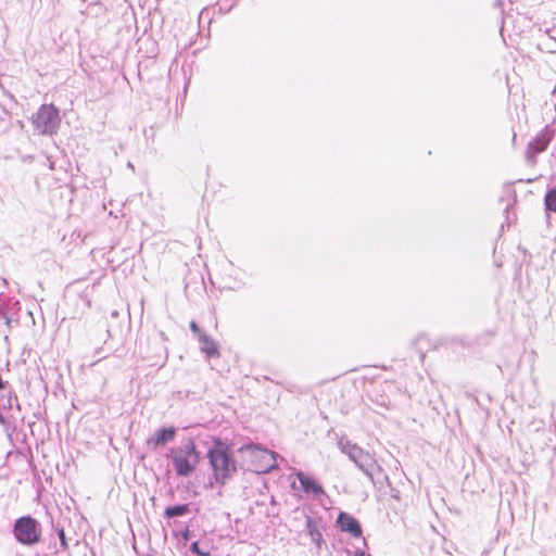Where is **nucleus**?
Masks as SVG:
<instances>
[{
	"label": "nucleus",
	"mask_w": 556,
	"mask_h": 556,
	"mask_svg": "<svg viewBox=\"0 0 556 556\" xmlns=\"http://www.w3.org/2000/svg\"><path fill=\"white\" fill-rule=\"evenodd\" d=\"M250 452V460L252 468L257 473H267L277 468L276 455L266 448H262L254 444L241 447V451Z\"/></svg>",
	"instance_id": "nucleus-5"
},
{
	"label": "nucleus",
	"mask_w": 556,
	"mask_h": 556,
	"mask_svg": "<svg viewBox=\"0 0 556 556\" xmlns=\"http://www.w3.org/2000/svg\"><path fill=\"white\" fill-rule=\"evenodd\" d=\"M169 457L176 473L181 477L191 475L200 463V453L192 440H188L182 445L172 448Z\"/></svg>",
	"instance_id": "nucleus-2"
},
{
	"label": "nucleus",
	"mask_w": 556,
	"mask_h": 556,
	"mask_svg": "<svg viewBox=\"0 0 556 556\" xmlns=\"http://www.w3.org/2000/svg\"><path fill=\"white\" fill-rule=\"evenodd\" d=\"M544 204L546 211L556 213V186L547 190L544 198Z\"/></svg>",
	"instance_id": "nucleus-12"
},
{
	"label": "nucleus",
	"mask_w": 556,
	"mask_h": 556,
	"mask_svg": "<svg viewBox=\"0 0 556 556\" xmlns=\"http://www.w3.org/2000/svg\"><path fill=\"white\" fill-rule=\"evenodd\" d=\"M13 533L18 543L27 546L35 545L41 540L40 525L30 516H23L16 519Z\"/></svg>",
	"instance_id": "nucleus-3"
},
{
	"label": "nucleus",
	"mask_w": 556,
	"mask_h": 556,
	"mask_svg": "<svg viewBox=\"0 0 556 556\" xmlns=\"http://www.w3.org/2000/svg\"><path fill=\"white\" fill-rule=\"evenodd\" d=\"M176 437V428L167 427L159 429L152 437L147 439V445L156 448L172 442Z\"/></svg>",
	"instance_id": "nucleus-7"
},
{
	"label": "nucleus",
	"mask_w": 556,
	"mask_h": 556,
	"mask_svg": "<svg viewBox=\"0 0 556 556\" xmlns=\"http://www.w3.org/2000/svg\"><path fill=\"white\" fill-rule=\"evenodd\" d=\"M553 131L545 127L543 128L529 143L527 147L526 155L529 161L534 160L535 155L543 152L549 141L552 140Z\"/></svg>",
	"instance_id": "nucleus-6"
},
{
	"label": "nucleus",
	"mask_w": 556,
	"mask_h": 556,
	"mask_svg": "<svg viewBox=\"0 0 556 556\" xmlns=\"http://www.w3.org/2000/svg\"><path fill=\"white\" fill-rule=\"evenodd\" d=\"M192 551H193V552H195V553H198L199 555H204L203 553H201V552L199 551L198 543H193V544H192Z\"/></svg>",
	"instance_id": "nucleus-15"
},
{
	"label": "nucleus",
	"mask_w": 556,
	"mask_h": 556,
	"mask_svg": "<svg viewBox=\"0 0 556 556\" xmlns=\"http://www.w3.org/2000/svg\"><path fill=\"white\" fill-rule=\"evenodd\" d=\"M200 342L202 343V351L210 357H218L219 350L217 343L208 338L206 334H200Z\"/></svg>",
	"instance_id": "nucleus-10"
},
{
	"label": "nucleus",
	"mask_w": 556,
	"mask_h": 556,
	"mask_svg": "<svg viewBox=\"0 0 556 556\" xmlns=\"http://www.w3.org/2000/svg\"><path fill=\"white\" fill-rule=\"evenodd\" d=\"M296 478L300 481L301 486L304 490V492L312 493V494H314L316 496L324 494L323 486L320 484H318L311 477H308V476H306V475H304L302 472H298L296 473Z\"/></svg>",
	"instance_id": "nucleus-9"
},
{
	"label": "nucleus",
	"mask_w": 556,
	"mask_h": 556,
	"mask_svg": "<svg viewBox=\"0 0 556 556\" xmlns=\"http://www.w3.org/2000/svg\"><path fill=\"white\" fill-rule=\"evenodd\" d=\"M59 538H60L62 547L64 549H67L68 548V544H67V541H66V538H65L64 529H60L59 530Z\"/></svg>",
	"instance_id": "nucleus-13"
},
{
	"label": "nucleus",
	"mask_w": 556,
	"mask_h": 556,
	"mask_svg": "<svg viewBox=\"0 0 556 556\" xmlns=\"http://www.w3.org/2000/svg\"><path fill=\"white\" fill-rule=\"evenodd\" d=\"M190 329L192 330V332L197 333L199 337H200V334H202L200 332V329H199V327H198L195 321H191L190 323Z\"/></svg>",
	"instance_id": "nucleus-14"
},
{
	"label": "nucleus",
	"mask_w": 556,
	"mask_h": 556,
	"mask_svg": "<svg viewBox=\"0 0 556 556\" xmlns=\"http://www.w3.org/2000/svg\"><path fill=\"white\" fill-rule=\"evenodd\" d=\"M189 510H190V508H189V505H187V504L176 505V506L167 507L164 510V515L167 518H173V517L186 515L189 513Z\"/></svg>",
	"instance_id": "nucleus-11"
},
{
	"label": "nucleus",
	"mask_w": 556,
	"mask_h": 556,
	"mask_svg": "<svg viewBox=\"0 0 556 556\" xmlns=\"http://www.w3.org/2000/svg\"><path fill=\"white\" fill-rule=\"evenodd\" d=\"M337 522L342 531L350 533L354 538L361 536L362 528L358 521L351 515L346 513H340Z\"/></svg>",
	"instance_id": "nucleus-8"
},
{
	"label": "nucleus",
	"mask_w": 556,
	"mask_h": 556,
	"mask_svg": "<svg viewBox=\"0 0 556 556\" xmlns=\"http://www.w3.org/2000/svg\"><path fill=\"white\" fill-rule=\"evenodd\" d=\"M206 457L212 470L211 485L224 486L238 470L231 445L218 437H213Z\"/></svg>",
	"instance_id": "nucleus-1"
},
{
	"label": "nucleus",
	"mask_w": 556,
	"mask_h": 556,
	"mask_svg": "<svg viewBox=\"0 0 556 556\" xmlns=\"http://www.w3.org/2000/svg\"><path fill=\"white\" fill-rule=\"evenodd\" d=\"M31 123L39 134H53L61 123L59 110L53 104H42L33 115Z\"/></svg>",
	"instance_id": "nucleus-4"
}]
</instances>
